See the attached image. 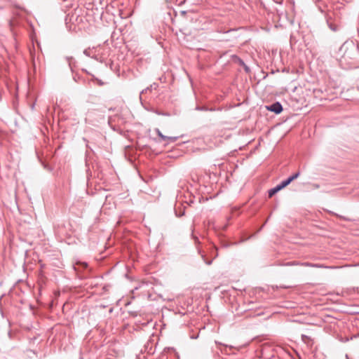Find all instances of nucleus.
Listing matches in <instances>:
<instances>
[{"label": "nucleus", "instance_id": "nucleus-10", "mask_svg": "<svg viewBox=\"0 0 359 359\" xmlns=\"http://www.w3.org/2000/svg\"><path fill=\"white\" fill-rule=\"evenodd\" d=\"M284 187H283V184L281 183H280L279 184L276 186L273 189H274L276 193H277L278 191L281 190Z\"/></svg>", "mask_w": 359, "mask_h": 359}, {"label": "nucleus", "instance_id": "nucleus-18", "mask_svg": "<svg viewBox=\"0 0 359 359\" xmlns=\"http://www.w3.org/2000/svg\"><path fill=\"white\" fill-rule=\"evenodd\" d=\"M245 69L246 72H248V67L247 66H245Z\"/></svg>", "mask_w": 359, "mask_h": 359}, {"label": "nucleus", "instance_id": "nucleus-7", "mask_svg": "<svg viewBox=\"0 0 359 359\" xmlns=\"http://www.w3.org/2000/svg\"><path fill=\"white\" fill-rule=\"evenodd\" d=\"M299 175H300V172L298 171V172H295L294 174H293L292 175H291L290 177H289L288 178L290 179L291 182H292L295 179H297Z\"/></svg>", "mask_w": 359, "mask_h": 359}, {"label": "nucleus", "instance_id": "nucleus-2", "mask_svg": "<svg viewBox=\"0 0 359 359\" xmlns=\"http://www.w3.org/2000/svg\"><path fill=\"white\" fill-rule=\"evenodd\" d=\"M156 133L162 141H168V142H175L178 139L177 137H168L163 135L159 129H156Z\"/></svg>", "mask_w": 359, "mask_h": 359}, {"label": "nucleus", "instance_id": "nucleus-16", "mask_svg": "<svg viewBox=\"0 0 359 359\" xmlns=\"http://www.w3.org/2000/svg\"><path fill=\"white\" fill-rule=\"evenodd\" d=\"M205 262L206 264H208V265H210L212 264V260H209V261L205 260Z\"/></svg>", "mask_w": 359, "mask_h": 359}, {"label": "nucleus", "instance_id": "nucleus-3", "mask_svg": "<svg viewBox=\"0 0 359 359\" xmlns=\"http://www.w3.org/2000/svg\"><path fill=\"white\" fill-rule=\"evenodd\" d=\"M301 338L302 341L307 346H311L313 345V339L309 336L302 334Z\"/></svg>", "mask_w": 359, "mask_h": 359}, {"label": "nucleus", "instance_id": "nucleus-1", "mask_svg": "<svg viewBox=\"0 0 359 359\" xmlns=\"http://www.w3.org/2000/svg\"><path fill=\"white\" fill-rule=\"evenodd\" d=\"M267 110L273 111L276 114H280L283 111V107L279 102H276L269 106L266 107Z\"/></svg>", "mask_w": 359, "mask_h": 359}, {"label": "nucleus", "instance_id": "nucleus-15", "mask_svg": "<svg viewBox=\"0 0 359 359\" xmlns=\"http://www.w3.org/2000/svg\"><path fill=\"white\" fill-rule=\"evenodd\" d=\"M312 187L313 189H318L320 187V185L318 184H312Z\"/></svg>", "mask_w": 359, "mask_h": 359}, {"label": "nucleus", "instance_id": "nucleus-11", "mask_svg": "<svg viewBox=\"0 0 359 359\" xmlns=\"http://www.w3.org/2000/svg\"><path fill=\"white\" fill-rule=\"evenodd\" d=\"M284 187H283V184L281 183H280L279 184L276 186L273 189H274L276 193H277L278 191L281 190Z\"/></svg>", "mask_w": 359, "mask_h": 359}, {"label": "nucleus", "instance_id": "nucleus-4", "mask_svg": "<svg viewBox=\"0 0 359 359\" xmlns=\"http://www.w3.org/2000/svg\"><path fill=\"white\" fill-rule=\"evenodd\" d=\"M327 25H328L329 28L332 31L336 32V31L338 30V25L337 24L332 22L330 18H327Z\"/></svg>", "mask_w": 359, "mask_h": 359}, {"label": "nucleus", "instance_id": "nucleus-8", "mask_svg": "<svg viewBox=\"0 0 359 359\" xmlns=\"http://www.w3.org/2000/svg\"><path fill=\"white\" fill-rule=\"evenodd\" d=\"M292 182L290 181V179L287 178L285 180L282 181L280 183L283 184V187L285 188L288 184H290Z\"/></svg>", "mask_w": 359, "mask_h": 359}, {"label": "nucleus", "instance_id": "nucleus-5", "mask_svg": "<svg viewBox=\"0 0 359 359\" xmlns=\"http://www.w3.org/2000/svg\"><path fill=\"white\" fill-rule=\"evenodd\" d=\"M301 265L306 266H310V267H316V268L324 267L323 265L318 264H312V263H309V262H304V263L301 264Z\"/></svg>", "mask_w": 359, "mask_h": 359}, {"label": "nucleus", "instance_id": "nucleus-9", "mask_svg": "<svg viewBox=\"0 0 359 359\" xmlns=\"http://www.w3.org/2000/svg\"><path fill=\"white\" fill-rule=\"evenodd\" d=\"M284 187H283V184L281 183H280L279 184L276 186L273 189H274L276 193H277L278 191L281 190Z\"/></svg>", "mask_w": 359, "mask_h": 359}, {"label": "nucleus", "instance_id": "nucleus-6", "mask_svg": "<svg viewBox=\"0 0 359 359\" xmlns=\"http://www.w3.org/2000/svg\"><path fill=\"white\" fill-rule=\"evenodd\" d=\"M92 80L96 81L97 85H99L100 86H102L104 84V83L102 80L95 78L94 76H93Z\"/></svg>", "mask_w": 359, "mask_h": 359}, {"label": "nucleus", "instance_id": "nucleus-13", "mask_svg": "<svg viewBox=\"0 0 359 359\" xmlns=\"http://www.w3.org/2000/svg\"><path fill=\"white\" fill-rule=\"evenodd\" d=\"M90 50H89V49H86V50H84L83 53H84V55H86V56H88V57H90Z\"/></svg>", "mask_w": 359, "mask_h": 359}, {"label": "nucleus", "instance_id": "nucleus-14", "mask_svg": "<svg viewBox=\"0 0 359 359\" xmlns=\"http://www.w3.org/2000/svg\"><path fill=\"white\" fill-rule=\"evenodd\" d=\"M79 264H81L83 268H86L88 266V264L87 263H77L76 265H79Z\"/></svg>", "mask_w": 359, "mask_h": 359}, {"label": "nucleus", "instance_id": "nucleus-17", "mask_svg": "<svg viewBox=\"0 0 359 359\" xmlns=\"http://www.w3.org/2000/svg\"><path fill=\"white\" fill-rule=\"evenodd\" d=\"M69 65L71 69L73 70V67H72V62H69Z\"/></svg>", "mask_w": 359, "mask_h": 359}, {"label": "nucleus", "instance_id": "nucleus-12", "mask_svg": "<svg viewBox=\"0 0 359 359\" xmlns=\"http://www.w3.org/2000/svg\"><path fill=\"white\" fill-rule=\"evenodd\" d=\"M276 194L274 189H271L269 191V196L272 197Z\"/></svg>", "mask_w": 359, "mask_h": 359}]
</instances>
